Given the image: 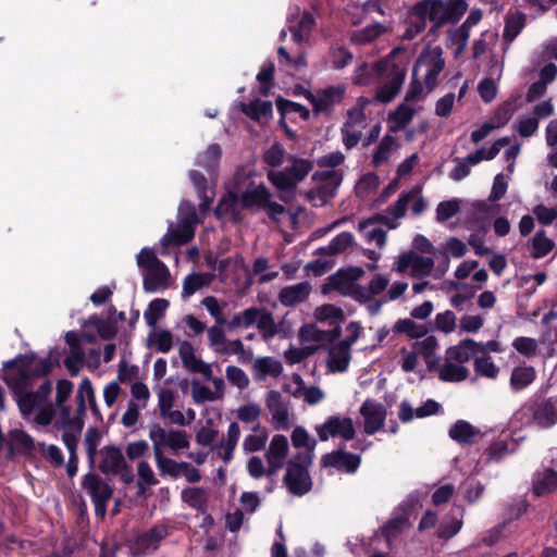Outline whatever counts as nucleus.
Masks as SVG:
<instances>
[{"mask_svg": "<svg viewBox=\"0 0 557 557\" xmlns=\"http://www.w3.org/2000/svg\"><path fill=\"white\" fill-rule=\"evenodd\" d=\"M521 425L534 424L542 429L557 423V396L544 399H529L513 414Z\"/></svg>", "mask_w": 557, "mask_h": 557, "instance_id": "4", "label": "nucleus"}, {"mask_svg": "<svg viewBox=\"0 0 557 557\" xmlns=\"http://www.w3.org/2000/svg\"><path fill=\"white\" fill-rule=\"evenodd\" d=\"M268 180L273 186L283 193H294L297 188L295 180L287 173V171H270Z\"/></svg>", "mask_w": 557, "mask_h": 557, "instance_id": "44", "label": "nucleus"}, {"mask_svg": "<svg viewBox=\"0 0 557 557\" xmlns=\"http://www.w3.org/2000/svg\"><path fill=\"white\" fill-rule=\"evenodd\" d=\"M191 396L196 404H205L220 398L208 386L200 384L198 380L193 381Z\"/></svg>", "mask_w": 557, "mask_h": 557, "instance_id": "61", "label": "nucleus"}, {"mask_svg": "<svg viewBox=\"0 0 557 557\" xmlns=\"http://www.w3.org/2000/svg\"><path fill=\"white\" fill-rule=\"evenodd\" d=\"M182 499L191 508L203 513L207 509L206 491L202 487H186L182 491Z\"/></svg>", "mask_w": 557, "mask_h": 557, "instance_id": "32", "label": "nucleus"}, {"mask_svg": "<svg viewBox=\"0 0 557 557\" xmlns=\"http://www.w3.org/2000/svg\"><path fill=\"white\" fill-rule=\"evenodd\" d=\"M455 215L459 214L460 218L466 214L465 222L470 226H478L481 228V221L487 218L493 210L486 201H476L471 205H465L461 200L455 199Z\"/></svg>", "mask_w": 557, "mask_h": 557, "instance_id": "13", "label": "nucleus"}, {"mask_svg": "<svg viewBox=\"0 0 557 557\" xmlns=\"http://www.w3.org/2000/svg\"><path fill=\"white\" fill-rule=\"evenodd\" d=\"M169 306L170 301L165 298H156L151 300L148 305V308L144 312L146 323L150 327H154L158 321L164 317Z\"/></svg>", "mask_w": 557, "mask_h": 557, "instance_id": "34", "label": "nucleus"}, {"mask_svg": "<svg viewBox=\"0 0 557 557\" xmlns=\"http://www.w3.org/2000/svg\"><path fill=\"white\" fill-rule=\"evenodd\" d=\"M394 49L391 54L374 64L375 74L384 77L385 83L376 89L374 99L381 103H389L400 91L407 74V63L396 61Z\"/></svg>", "mask_w": 557, "mask_h": 557, "instance_id": "3", "label": "nucleus"}, {"mask_svg": "<svg viewBox=\"0 0 557 557\" xmlns=\"http://www.w3.org/2000/svg\"><path fill=\"white\" fill-rule=\"evenodd\" d=\"M257 327L264 339L272 338L277 333V326L274 321L273 314L264 308H262L261 313L258 318Z\"/></svg>", "mask_w": 557, "mask_h": 557, "instance_id": "45", "label": "nucleus"}, {"mask_svg": "<svg viewBox=\"0 0 557 557\" xmlns=\"http://www.w3.org/2000/svg\"><path fill=\"white\" fill-rule=\"evenodd\" d=\"M394 145V137L385 135L380 141L375 152L373 153L372 164L374 168H380L388 160V154Z\"/></svg>", "mask_w": 557, "mask_h": 557, "instance_id": "53", "label": "nucleus"}, {"mask_svg": "<svg viewBox=\"0 0 557 557\" xmlns=\"http://www.w3.org/2000/svg\"><path fill=\"white\" fill-rule=\"evenodd\" d=\"M170 270L163 263V265H159L154 269H150L147 271V274L143 281V287L147 293H156L158 290H163L169 286L170 280Z\"/></svg>", "mask_w": 557, "mask_h": 557, "instance_id": "16", "label": "nucleus"}, {"mask_svg": "<svg viewBox=\"0 0 557 557\" xmlns=\"http://www.w3.org/2000/svg\"><path fill=\"white\" fill-rule=\"evenodd\" d=\"M360 456L345 451L344 446L323 455L321 459L323 467L344 469L348 473L356 472L360 466Z\"/></svg>", "mask_w": 557, "mask_h": 557, "instance_id": "15", "label": "nucleus"}, {"mask_svg": "<svg viewBox=\"0 0 557 557\" xmlns=\"http://www.w3.org/2000/svg\"><path fill=\"white\" fill-rule=\"evenodd\" d=\"M314 26L315 20L312 13L305 11L295 23L293 20H289L288 29L293 35V40L297 44H301L309 40Z\"/></svg>", "mask_w": 557, "mask_h": 557, "instance_id": "20", "label": "nucleus"}, {"mask_svg": "<svg viewBox=\"0 0 557 557\" xmlns=\"http://www.w3.org/2000/svg\"><path fill=\"white\" fill-rule=\"evenodd\" d=\"M137 265L141 269L149 271L159 265H163L162 262L156 255L154 250L149 247H144L136 256Z\"/></svg>", "mask_w": 557, "mask_h": 557, "instance_id": "56", "label": "nucleus"}, {"mask_svg": "<svg viewBox=\"0 0 557 557\" xmlns=\"http://www.w3.org/2000/svg\"><path fill=\"white\" fill-rule=\"evenodd\" d=\"M314 318L319 322H327L329 325H333L336 322H343L345 320V314L339 307L325 304L314 310Z\"/></svg>", "mask_w": 557, "mask_h": 557, "instance_id": "36", "label": "nucleus"}, {"mask_svg": "<svg viewBox=\"0 0 557 557\" xmlns=\"http://www.w3.org/2000/svg\"><path fill=\"white\" fill-rule=\"evenodd\" d=\"M312 462L309 453H298L287 462L284 484L288 492L295 496H304L312 488V480L308 467Z\"/></svg>", "mask_w": 557, "mask_h": 557, "instance_id": "5", "label": "nucleus"}, {"mask_svg": "<svg viewBox=\"0 0 557 557\" xmlns=\"http://www.w3.org/2000/svg\"><path fill=\"white\" fill-rule=\"evenodd\" d=\"M82 487L90 496L91 500H97L98 497L106 495L109 492V500L113 496V487L106 483L98 474L88 472L83 476Z\"/></svg>", "mask_w": 557, "mask_h": 557, "instance_id": "22", "label": "nucleus"}, {"mask_svg": "<svg viewBox=\"0 0 557 557\" xmlns=\"http://www.w3.org/2000/svg\"><path fill=\"white\" fill-rule=\"evenodd\" d=\"M536 377L535 369L531 366L513 368L510 376V387L513 392H520L531 385Z\"/></svg>", "mask_w": 557, "mask_h": 557, "instance_id": "26", "label": "nucleus"}, {"mask_svg": "<svg viewBox=\"0 0 557 557\" xmlns=\"http://www.w3.org/2000/svg\"><path fill=\"white\" fill-rule=\"evenodd\" d=\"M359 412L364 418L363 430L367 434L372 435L384 425L386 408L381 403L367 399L361 405Z\"/></svg>", "mask_w": 557, "mask_h": 557, "instance_id": "12", "label": "nucleus"}, {"mask_svg": "<svg viewBox=\"0 0 557 557\" xmlns=\"http://www.w3.org/2000/svg\"><path fill=\"white\" fill-rule=\"evenodd\" d=\"M527 23V15L521 11L509 12L505 16V27L503 32V38L507 44H511L521 30L524 28Z\"/></svg>", "mask_w": 557, "mask_h": 557, "instance_id": "24", "label": "nucleus"}, {"mask_svg": "<svg viewBox=\"0 0 557 557\" xmlns=\"http://www.w3.org/2000/svg\"><path fill=\"white\" fill-rule=\"evenodd\" d=\"M311 292L309 282H301L295 285L283 287L278 294L280 302L285 307H293L305 301Z\"/></svg>", "mask_w": 557, "mask_h": 557, "instance_id": "17", "label": "nucleus"}, {"mask_svg": "<svg viewBox=\"0 0 557 557\" xmlns=\"http://www.w3.org/2000/svg\"><path fill=\"white\" fill-rule=\"evenodd\" d=\"M149 437L153 443L154 453L156 445H158V448L161 450L162 447L168 446L173 451L189 447L187 433L183 430H171L166 433L161 426L154 425L149 432Z\"/></svg>", "mask_w": 557, "mask_h": 557, "instance_id": "10", "label": "nucleus"}, {"mask_svg": "<svg viewBox=\"0 0 557 557\" xmlns=\"http://www.w3.org/2000/svg\"><path fill=\"white\" fill-rule=\"evenodd\" d=\"M262 308L250 307L245 309L243 312L235 314L228 322V330H235L240 326L250 327L252 325H257L258 318L261 313Z\"/></svg>", "mask_w": 557, "mask_h": 557, "instance_id": "30", "label": "nucleus"}, {"mask_svg": "<svg viewBox=\"0 0 557 557\" xmlns=\"http://www.w3.org/2000/svg\"><path fill=\"white\" fill-rule=\"evenodd\" d=\"M444 65H445V61L442 58L441 50L434 51L433 53H431L426 57L421 55V57H419V59L416 62V65L413 69V76L417 75V72L421 67H425L432 72L440 74L444 69Z\"/></svg>", "mask_w": 557, "mask_h": 557, "instance_id": "40", "label": "nucleus"}, {"mask_svg": "<svg viewBox=\"0 0 557 557\" xmlns=\"http://www.w3.org/2000/svg\"><path fill=\"white\" fill-rule=\"evenodd\" d=\"M408 522V518L398 516L395 518L389 519L383 527H382V536L386 540L387 546L391 548L392 543L394 540H396L403 532L405 525Z\"/></svg>", "mask_w": 557, "mask_h": 557, "instance_id": "38", "label": "nucleus"}, {"mask_svg": "<svg viewBox=\"0 0 557 557\" xmlns=\"http://www.w3.org/2000/svg\"><path fill=\"white\" fill-rule=\"evenodd\" d=\"M213 280L211 273H191L183 282L182 297L184 299L193 296L196 292L208 286Z\"/></svg>", "mask_w": 557, "mask_h": 557, "instance_id": "28", "label": "nucleus"}, {"mask_svg": "<svg viewBox=\"0 0 557 557\" xmlns=\"http://www.w3.org/2000/svg\"><path fill=\"white\" fill-rule=\"evenodd\" d=\"M483 432L470 424L466 420L455 421V442L461 446H471L478 444L482 437Z\"/></svg>", "mask_w": 557, "mask_h": 557, "instance_id": "21", "label": "nucleus"}, {"mask_svg": "<svg viewBox=\"0 0 557 557\" xmlns=\"http://www.w3.org/2000/svg\"><path fill=\"white\" fill-rule=\"evenodd\" d=\"M59 356L58 349H50L48 357L39 359L38 366L35 368H32L37 360L35 352L20 355L16 359L5 362V368H17L18 370L16 376L5 379L7 384L13 389L16 396L24 393L33 379L46 376L54 367L60 366Z\"/></svg>", "mask_w": 557, "mask_h": 557, "instance_id": "1", "label": "nucleus"}, {"mask_svg": "<svg viewBox=\"0 0 557 557\" xmlns=\"http://www.w3.org/2000/svg\"><path fill=\"white\" fill-rule=\"evenodd\" d=\"M277 111L283 117H285L289 113H298L302 121H308L310 119V111L305 106L294 102L292 100L285 99L283 97H278L275 101Z\"/></svg>", "mask_w": 557, "mask_h": 557, "instance_id": "42", "label": "nucleus"}, {"mask_svg": "<svg viewBox=\"0 0 557 557\" xmlns=\"http://www.w3.org/2000/svg\"><path fill=\"white\" fill-rule=\"evenodd\" d=\"M242 111L247 116L256 122H261L262 120L268 121L272 117L273 108L271 101H262L259 99L252 100L249 103L242 104Z\"/></svg>", "mask_w": 557, "mask_h": 557, "instance_id": "25", "label": "nucleus"}, {"mask_svg": "<svg viewBox=\"0 0 557 557\" xmlns=\"http://www.w3.org/2000/svg\"><path fill=\"white\" fill-rule=\"evenodd\" d=\"M221 154V147L218 144H212L199 158L198 164L202 166L210 175L214 174L218 170Z\"/></svg>", "mask_w": 557, "mask_h": 557, "instance_id": "37", "label": "nucleus"}, {"mask_svg": "<svg viewBox=\"0 0 557 557\" xmlns=\"http://www.w3.org/2000/svg\"><path fill=\"white\" fill-rule=\"evenodd\" d=\"M444 65H445V61L442 58L441 50L434 51L433 53H431L426 57L421 55V57H419V59L416 62V65L413 69V76L417 75V72L421 67H425L432 72L440 74L444 69Z\"/></svg>", "mask_w": 557, "mask_h": 557, "instance_id": "39", "label": "nucleus"}, {"mask_svg": "<svg viewBox=\"0 0 557 557\" xmlns=\"http://www.w3.org/2000/svg\"><path fill=\"white\" fill-rule=\"evenodd\" d=\"M554 247V242L545 236V232L539 231L531 242V257L535 259L543 258L548 255Z\"/></svg>", "mask_w": 557, "mask_h": 557, "instance_id": "43", "label": "nucleus"}, {"mask_svg": "<svg viewBox=\"0 0 557 557\" xmlns=\"http://www.w3.org/2000/svg\"><path fill=\"white\" fill-rule=\"evenodd\" d=\"M298 338L300 343H325L326 333L315 324H305L299 329Z\"/></svg>", "mask_w": 557, "mask_h": 557, "instance_id": "46", "label": "nucleus"}, {"mask_svg": "<svg viewBox=\"0 0 557 557\" xmlns=\"http://www.w3.org/2000/svg\"><path fill=\"white\" fill-rule=\"evenodd\" d=\"M432 329L422 324H418L411 319H399L393 327L395 333L406 334L409 338L424 337Z\"/></svg>", "mask_w": 557, "mask_h": 557, "instance_id": "29", "label": "nucleus"}, {"mask_svg": "<svg viewBox=\"0 0 557 557\" xmlns=\"http://www.w3.org/2000/svg\"><path fill=\"white\" fill-rule=\"evenodd\" d=\"M148 343L149 345L154 344L157 346L158 351L166 354L172 349L173 335L168 330L153 332L149 335Z\"/></svg>", "mask_w": 557, "mask_h": 557, "instance_id": "52", "label": "nucleus"}, {"mask_svg": "<svg viewBox=\"0 0 557 557\" xmlns=\"http://www.w3.org/2000/svg\"><path fill=\"white\" fill-rule=\"evenodd\" d=\"M274 72L275 65L273 61H267L259 73L257 74V81L260 84L259 92L267 97L270 94L271 88L274 86Z\"/></svg>", "mask_w": 557, "mask_h": 557, "instance_id": "41", "label": "nucleus"}, {"mask_svg": "<svg viewBox=\"0 0 557 557\" xmlns=\"http://www.w3.org/2000/svg\"><path fill=\"white\" fill-rule=\"evenodd\" d=\"M479 352H484L483 344L476 343L473 339L461 341L455 346V361L462 363Z\"/></svg>", "mask_w": 557, "mask_h": 557, "instance_id": "35", "label": "nucleus"}, {"mask_svg": "<svg viewBox=\"0 0 557 557\" xmlns=\"http://www.w3.org/2000/svg\"><path fill=\"white\" fill-rule=\"evenodd\" d=\"M17 406L20 408L21 413L27 416L30 414L36 408L42 405L37 399L34 392L25 391L24 393L17 395Z\"/></svg>", "mask_w": 557, "mask_h": 557, "instance_id": "63", "label": "nucleus"}, {"mask_svg": "<svg viewBox=\"0 0 557 557\" xmlns=\"http://www.w3.org/2000/svg\"><path fill=\"white\" fill-rule=\"evenodd\" d=\"M9 457H13L16 454V451L23 455H32L34 453V438L24 430H11L9 432Z\"/></svg>", "mask_w": 557, "mask_h": 557, "instance_id": "19", "label": "nucleus"}, {"mask_svg": "<svg viewBox=\"0 0 557 557\" xmlns=\"http://www.w3.org/2000/svg\"><path fill=\"white\" fill-rule=\"evenodd\" d=\"M171 534L169 521L163 520L153 524L150 529L138 533L128 541V548L133 557H145L156 553L162 542Z\"/></svg>", "mask_w": 557, "mask_h": 557, "instance_id": "6", "label": "nucleus"}, {"mask_svg": "<svg viewBox=\"0 0 557 557\" xmlns=\"http://www.w3.org/2000/svg\"><path fill=\"white\" fill-rule=\"evenodd\" d=\"M101 441V433L96 426H90L85 433V447L90 463H94L97 447Z\"/></svg>", "mask_w": 557, "mask_h": 557, "instance_id": "59", "label": "nucleus"}, {"mask_svg": "<svg viewBox=\"0 0 557 557\" xmlns=\"http://www.w3.org/2000/svg\"><path fill=\"white\" fill-rule=\"evenodd\" d=\"M330 54L332 69L334 70H342L348 66L354 59L352 53L344 46L333 47Z\"/></svg>", "mask_w": 557, "mask_h": 557, "instance_id": "50", "label": "nucleus"}, {"mask_svg": "<svg viewBox=\"0 0 557 557\" xmlns=\"http://www.w3.org/2000/svg\"><path fill=\"white\" fill-rule=\"evenodd\" d=\"M320 441L325 442L332 437H343L350 441L356 435L351 418L341 419L339 416H331L322 425L315 428Z\"/></svg>", "mask_w": 557, "mask_h": 557, "instance_id": "9", "label": "nucleus"}, {"mask_svg": "<svg viewBox=\"0 0 557 557\" xmlns=\"http://www.w3.org/2000/svg\"><path fill=\"white\" fill-rule=\"evenodd\" d=\"M341 184L330 183L321 184L315 190L308 193V199H314L315 197L320 200L321 205H326L336 195L337 187Z\"/></svg>", "mask_w": 557, "mask_h": 557, "instance_id": "55", "label": "nucleus"}, {"mask_svg": "<svg viewBox=\"0 0 557 557\" xmlns=\"http://www.w3.org/2000/svg\"><path fill=\"white\" fill-rule=\"evenodd\" d=\"M412 347L425 359L430 370L438 366V360L433 359L437 348V339L434 336H428L422 341H417L413 343Z\"/></svg>", "mask_w": 557, "mask_h": 557, "instance_id": "31", "label": "nucleus"}, {"mask_svg": "<svg viewBox=\"0 0 557 557\" xmlns=\"http://www.w3.org/2000/svg\"><path fill=\"white\" fill-rule=\"evenodd\" d=\"M253 367L263 375L278 376L283 371L282 363L271 357L258 358Z\"/></svg>", "mask_w": 557, "mask_h": 557, "instance_id": "51", "label": "nucleus"}, {"mask_svg": "<svg viewBox=\"0 0 557 557\" xmlns=\"http://www.w3.org/2000/svg\"><path fill=\"white\" fill-rule=\"evenodd\" d=\"M239 198L236 194L228 193L224 195L218 202V206L214 209V215L216 219L222 220L227 216L234 209L237 207V202Z\"/></svg>", "mask_w": 557, "mask_h": 557, "instance_id": "54", "label": "nucleus"}, {"mask_svg": "<svg viewBox=\"0 0 557 557\" xmlns=\"http://www.w3.org/2000/svg\"><path fill=\"white\" fill-rule=\"evenodd\" d=\"M312 168L313 164L311 161L301 158H294L292 165L287 166L285 170L292 178L295 180V184L297 185L309 174Z\"/></svg>", "mask_w": 557, "mask_h": 557, "instance_id": "47", "label": "nucleus"}, {"mask_svg": "<svg viewBox=\"0 0 557 557\" xmlns=\"http://www.w3.org/2000/svg\"><path fill=\"white\" fill-rule=\"evenodd\" d=\"M99 454L101 460L98 465V469L102 474L119 475L125 484L133 482L134 473L132 467L126 462L121 448L114 445H108L102 447Z\"/></svg>", "mask_w": 557, "mask_h": 557, "instance_id": "8", "label": "nucleus"}, {"mask_svg": "<svg viewBox=\"0 0 557 557\" xmlns=\"http://www.w3.org/2000/svg\"><path fill=\"white\" fill-rule=\"evenodd\" d=\"M434 267V261L431 257H422L418 253L414 255L411 274L414 277L429 276Z\"/></svg>", "mask_w": 557, "mask_h": 557, "instance_id": "62", "label": "nucleus"}, {"mask_svg": "<svg viewBox=\"0 0 557 557\" xmlns=\"http://www.w3.org/2000/svg\"><path fill=\"white\" fill-rule=\"evenodd\" d=\"M85 354L83 348L79 349H71L70 356H67L63 360L64 367L67 369L71 376L78 375L81 371V366L84 362Z\"/></svg>", "mask_w": 557, "mask_h": 557, "instance_id": "64", "label": "nucleus"}, {"mask_svg": "<svg viewBox=\"0 0 557 557\" xmlns=\"http://www.w3.org/2000/svg\"><path fill=\"white\" fill-rule=\"evenodd\" d=\"M474 369L478 374L488 379H496L499 372V369L495 366L490 356L475 358Z\"/></svg>", "mask_w": 557, "mask_h": 557, "instance_id": "57", "label": "nucleus"}, {"mask_svg": "<svg viewBox=\"0 0 557 557\" xmlns=\"http://www.w3.org/2000/svg\"><path fill=\"white\" fill-rule=\"evenodd\" d=\"M386 28L381 23H373L352 34L350 40L356 45L370 44L385 33Z\"/></svg>", "mask_w": 557, "mask_h": 557, "instance_id": "33", "label": "nucleus"}, {"mask_svg": "<svg viewBox=\"0 0 557 557\" xmlns=\"http://www.w3.org/2000/svg\"><path fill=\"white\" fill-rule=\"evenodd\" d=\"M426 21L440 27L453 21V0H421L408 13L404 38L411 40L426 28Z\"/></svg>", "mask_w": 557, "mask_h": 557, "instance_id": "2", "label": "nucleus"}, {"mask_svg": "<svg viewBox=\"0 0 557 557\" xmlns=\"http://www.w3.org/2000/svg\"><path fill=\"white\" fill-rule=\"evenodd\" d=\"M557 488V471L544 469L533 476V493L536 496H545Z\"/></svg>", "mask_w": 557, "mask_h": 557, "instance_id": "23", "label": "nucleus"}, {"mask_svg": "<svg viewBox=\"0 0 557 557\" xmlns=\"http://www.w3.org/2000/svg\"><path fill=\"white\" fill-rule=\"evenodd\" d=\"M272 194L264 184L247 188L242 193L239 202L243 209L264 210L271 221L278 222V216L286 212L283 205L272 201Z\"/></svg>", "mask_w": 557, "mask_h": 557, "instance_id": "7", "label": "nucleus"}, {"mask_svg": "<svg viewBox=\"0 0 557 557\" xmlns=\"http://www.w3.org/2000/svg\"><path fill=\"white\" fill-rule=\"evenodd\" d=\"M290 438L294 447H305L309 450L310 455L317 444L314 440L310 438L307 430L302 426H296L292 432Z\"/></svg>", "mask_w": 557, "mask_h": 557, "instance_id": "58", "label": "nucleus"}, {"mask_svg": "<svg viewBox=\"0 0 557 557\" xmlns=\"http://www.w3.org/2000/svg\"><path fill=\"white\" fill-rule=\"evenodd\" d=\"M414 110L405 103H400L395 111L389 113V120L396 123L393 131L405 128L413 119Z\"/></svg>", "mask_w": 557, "mask_h": 557, "instance_id": "48", "label": "nucleus"}, {"mask_svg": "<svg viewBox=\"0 0 557 557\" xmlns=\"http://www.w3.org/2000/svg\"><path fill=\"white\" fill-rule=\"evenodd\" d=\"M351 284L350 280H348V275H346L345 270L341 269L329 277V282L322 286V292L324 294L336 290L342 295H347L344 290V287Z\"/></svg>", "mask_w": 557, "mask_h": 557, "instance_id": "49", "label": "nucleus"}, {"mask_svg": "<svg viewBox=\"0 0 557 557\" xmlns=\"http://www.w3.org/2000/svg\"><path fill=\"white\" fill-rule=\"evenodd\" d=\"M194 219H196L195 211L190 218H185L176 227L171 226L161 239L162 245L165 247L182 246L189 243L195 236Z\"/></svg>", "mask_w": 557, "mask_h": 557, "instance_id": "14", "label": "nucleus"}, {"mask_svg": "<svg viewBox=\"0 0 557 557\" xmlns=\"http://www.w3.org/2000/svg\"><path fill=\"white\" fill-rule=\"evenodd\" d=\"M418 194V189H412L409 193L400 195L394 206L388 208L389 214H392L395 219L403 218L406 214L408 203L413 200Z\"/></svg>", "mask_w": 557, "mask_h": 557, "instance_id": "60", "label": "nucleus"}, {"mask_svg": "<svg viewBox=\"0 0 557 557\" xmlns=\"http://www.w3.org/2000/svg\"><path fill=\"white\" fill-rule=\"evenodd\" d=\"M154 458L157 466L162 474H169L173 479H177L183 475V469L188 467V462H177L171 458L164 457L162 450L156 445Z\"/></svg>", "mask_w": 557, "mask_h": 557, "instance_id": "27", "label": "nucleus"}, {"mask_svg": "<svg viewBox=\"0 0 557 557\" xmlns=\"http://www.w3.org/2000/svg\"><path fill=\"white\" fill-rule=\"evenodd\" d=\"M350 347L339 342L329 349L327 367L331 372H345L350 362Z\"/></svg>", "mask_w": 557, "mask_h": 557, "instance_id": "18", "label": "nucleus"}, {"mask_svg": "<svg viewBox=\"0 0 557 557\" xmlns=\"http://www.w3.org/2000/svg\"><path fill=\"white\" fill-rule=\"evenodd\" d=\"M344 92L345 89L343 87L330 86L322 89L317 95L308 92L306 98L313 107L314 114H330L333 110L334 104L339 103L342 101Z\"/></svg>", "mask_w": 557, "mask_h": 557, "instance_id": "11", "label": "nucleus"}]
</instances>
